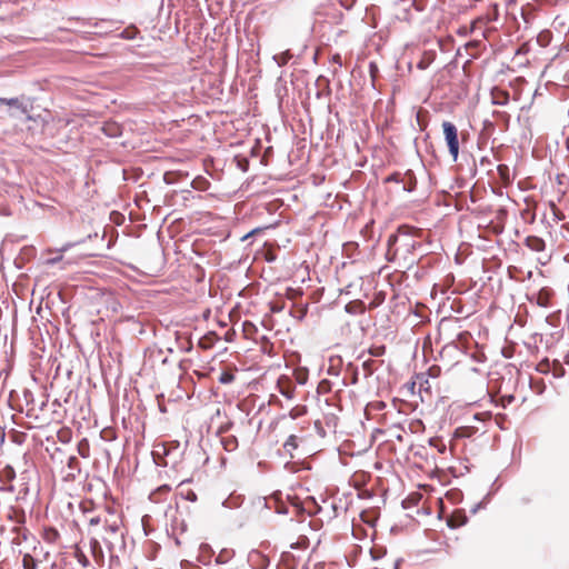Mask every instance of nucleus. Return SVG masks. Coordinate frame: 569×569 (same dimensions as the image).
<instances>
[{
    "instance_id": "nucleus-27",
    "label": "nucleus",
    "mask_w": 569,
    "mask_h": 569,
    "mask_svg": "<svg viewBox=\"0 0 569 569\" xmlns=\"http://www.w3.org/2000/svg\"><path fill=\"white\" fill-rule=\"evenodd\" d=\"M281 393H282V396H284V397H286V398H288V399H292V398H293V390H290V389H288V390H283V389H282V390H281Z\"/></svg>"
},
{
    "instance_id": "nucleus-10",
    "label": "nucleus",
    "mask_w": 569,
    "mask_h": 569,
    "mask_svg": "<svg viewBox=\"0 0 569 569\" xmlns=\"http://www.w3.org/2000/svg\"><path fill=\"white\" fill-rule=\"evenodd\" d=\"M283 448L288 452H291L292 450L297 449L298 448V437L295 435L289 436L288 439L286 440V442L283 443Z\"/></svg>"
},
{
    "instance_id": "nucleus-24",
    "label": "nucleus",
    "mask_w": 569,
    "mask_h": 569,
    "mask_svg": "<svg viewBox=\"0 0 569 569\" xmlns=\"http://www.w3.org/2000/svg\"><path fill=\"white\" fill-rule=\"evenodd\" d=\"M387 181L403 182V178L400 179L398 173L391 174L387 178Z\"/></svg>"
},
{
    "instance_id": "nucleus-13",
    "label": "nucleus",
    "mask_w": 569,
    "mask_h": 569,
    "mask_svg": "<svg viewBox=\"0 0 569 569\" xmlns=\"http://www.w3.org/2000/svg\"><path fill=\"white\" fill-rule=\"evenodd\" d=\"M22 565L24 569H36L37 568V561L34 558L30 555H24L22 559Z\"/></svg>"
},
{
    "instance_id": "nucleus-14",
    "label": "nucleus",
    "mask_w": 569,
    "mask_h": 569,
    "mask_svg": "<svg viewBox=\"0 0 569 569\" xmlns=\"http://www.w3.org/2000/svg\"><path fill=\"white\" fill-rule=\"evenodd\" d=\"M369 355L372 357H382L386 353L385 346H373L368 350Z\"/></svg>"
},
{
    "instance_id": "nucleus-1",
    "label": "nucleus",
    "mask_w": 569,
    "mask_h": 569,
    "mask_svg": "<svg viewBox=\"0 0 569 569\" xmlns=\"http://www.w3.org/2000/svg\"><path fill=\"white\" fill-rule=\"evenodd\" d=\"M108 516L109 517L104 520L102 526L103 533L100 535V538L104 541L108 548L111 549L113 546V538L118 535L121 521L119 517L109 509Z\"/></svg>"
},
{
    "instance_id": "nucleus-21",
    "label": "nucleus",
    "mask_w": 569,
    "mask_h": 569,
    "mask_svg": "<svg viewBox=\"0 0 569 569\" xmlns=\"http://www.w3.org/2000/svg\"><path fill=\"white\" fill-rule=\"evenodd\" d=\"M228 558H229L228 552H227V551H222V552H220V555L217 557V562H218V563H224V562H227Z\"/></svg>"
},
{
    "instance_id": "nucleus-5",
    "label": "nucleus",
    "mask_w": 569,
    "mask_h": 569,
    "mask_svg": "<svg viewBox=\"0 0 569 569\" xmlns=\"http://www.w3.org/2000/svg\"><path fill=\"white\" fill-rule=\"evenodd\" d=\"M526 246L532 250V251H536V252H540V251H543L545 250V241L539 238V237H536V236H529L527 237L526 239Z\"/></svg>"
},
{
    "instance_id": "nucleus-9",
    "label": "nucleus",
    "mask_w": 569,
    "mask_h": 569,
    "mask_svg": "<svg viewBox=\"0 0 569 569\" xmlns=\"http://www.w3.org/2000/svg\"><path fill=\"white\" fill-rule=\"evenodd\" d=\"M475 430L471 427H460L455 431L456 438H469L473 435Z\"/></svg>"
},
{
    "instance_id": "nucleus-15",
    "label": "nucleus",
    "mask_w": 569,
    "mask_h": 569,
    "mask_svg": "<svg viewBox=\"0 0 569 569\" xmlns=\"http://www.w3.org/2000/svg\"><path fill=\"white\" fill-rule=\"evenodd\" d=\"M138 30L136 28H129L121 32V38L132 40L136 38Z\"/></svg>"
},
{
    "instance_id": "nucleus-33",
    "label": "nucleus",
    "mask_w": 569,
    "mask_h": 569,
    "mask_svg": "<svg viewBox=\"0 0 569 569\" xmlns=\"http://www.w3.org/2000/svg\"><path fill=\"white\" fill-rule=\"evenodd\" d=\"M74 462H77V458L76 457H71L69 459V467L72 468V466H74Z\"/></svg>"
},
{
    "instance_id": "nucleus-28",
    "label": "nucleus",
    "mask_w": 569,
    "mask_h": 569,
    "mask_svg": "<svg viewBox=\"0 0 569 569\" xmlns=\"http://www.w3.org/2000/svg\"><path fill=\"white\" fill-rule=\"evenodd\" d=\"M61 259H62V256H59V257H56V258H51V259H48V260H47V263H48V264H56V263H57V262H59Z\"/></svg>"
},
{
    "instance_id": "nucleus-6",
    "label": "nucleus",
    "mask_w": 569,
    "mask_h": 569,
    "mask_svg": "<svg viewBox=\"0 0 569 569\" xmlns=\"http://www.w3.org/2000/svg\"><path fill=\"white\" fill-rule=\"evenodd\" d=\"M153 455H154V456H158V457H159L160 455H163V457H162V458H160L159 460H156V462H157L158 465H161V466L167 467V466H169V465L174 466V463H176V460L170 461V460L168 459V457H169V452H168V450H167V448H166L164 446H161L160 448H158L157 450H154V451H153Z\"/></svg>"
},
{
    "instance_id": "nucleus-11",
    "label": "nucleus",
    "mask_w": 569,
    "mask_h": 569,
    "mask_svg": "<svg viewBox=\"0 0 569 569\" xmlns=\"http://www.w3.org/2000/svg\"><path fill=\"white\" fill-rule=\"evenodd\" d=\"M406 178L409 179L408 181V184L403 181V190L405 191H408V192H411L415 188H416V179L413 177V174L408 171L406 174H405Z\"/></svg>"
},
{
    "instance_id": "nucleus-23",
    "label": "nucleus",
    "mask_w": 569,
    "mask_h": 569,
    "mask_svg": "<svg viewBox=\"0 0 569 569\" xmlns=\"http://www.w3.org/2000/svg\"><path fill=\"white\" fill-rule=\"evenodd\" d=\"M186 499L194 502L197 500L196 492H193L192 490H188V492L186 493Z\"/></svg>"
},
{
    "instance_id": "nucleus-18",
    "label": "nucleus",
    "mask_w": 569,
    "mask_h": 569,
    "mask_svg": "<svg viewBox=\"0 0 569 569\" xmlns=\"http://www.w3.org/2000/svg\"><path fill=\"white\" fill-rule=\"evenodd\" d=\"M498 172H499L500 177H501L503 180H508V179H509V168H508V166H506V164H499V166H498Z\"/></svg>"
},
{
    "instance_id": "nucleus-2",
    "label": "nucleus",
    "mask_w": 569,
    "mask_h": 569,
    "mask_svg": "<svg viewBox=\"0 0 569 569\" xmlns=\"http://www.w3.org/2000/svg\"><path fill=\"white\" fill-rule=\"evenodd\" d=\"M442 130L449 153L452 157L453 161H456L459 156L458 129L452 122L443 121Z\"/></svg>"
},
{
    "instance_id": "nucleus-30",
    "label": "nucleus",
    "mask_w": 569,
    "mask_h": 569,
    "mask_svg": "<svg viewBox=\"0 0 569 569\" xmlns=\"http://www.w3.org/2000/svg\"><path fill=\"white\" fill-rule=\"evenodd\" d=\"M328 373H329V375H333V376H338V370L335 368V366H332V365H331V366L328 368Z\"/></svg>"
},
{
    "instance_id": "nucleus-4",
    "label": "nucleus",
    "mask_w": 569,
    "mask_h": 569,
    "mask_svg": "<svg viewBox=\"0 0 569 569\" xmlns=\"http://www.w3.org/2000/svg\"><path fill=\"white\" fill-rule=\"evenodd\" d=\"M0 103L1 104H7V106H10V107H14L18 110H20L21 113H26V114L29 113L30 108H31L30 104L24 103L19 98H1L0 97Z\"/></svg>"
},
{
    "instance_id": "nucleus-35",
    "label": "nucleus",
    "mask_w": 569,
    "mask_h": 569,
    "mask_svg": "<svg viewBox=\"0 0 569 569\" xmlns=\"http://www.w3.org/2000/svg\"><path fill=\"white\" fill-rule=\"evenodd\" d=\"M277 512H278V513H287L288 511H287V509H286V508H278V509H277Z\"/></svg>"
},
{
    "instance_id": "nucleus-34",
    "label": "nucleus",
    "mask_w": 569,
    "mask_h": 569,
    "mask_svg": "<svg viewBox=\"0 0 569 569\" xmlns=\"http://www.w3.org/2000/svg\"><path fill=\"white\" fill-rule=\"evenodd\" d=\"M98 546H99V541H98V539L93 538V539L91 540V547L94 549V548H96V547H98Z\"/></svg>"
},
{
    "instance_id": "nucleus-20",
    "label": "nucleus",
    "mask_w": 569,
    "mask_h": 569,
    "mask_svg": "<svg viewBox=\"0 0 569 569\" xmlns=\"http://www.w3.org/2000/svg\"><path fill=\"white\" fill-rule=\"evenodd\" d=\"M232 380H233V375H231V373H223L219 379V381L221 383H230Z\"/></svg>"
},
{
    "instance_id": "nucleus-7",
    "label": "nucleus",
    "mask_w": 569,
    "mask_h": 569,
    "mask_svg": "<svg viewBox=\"0 0 569 569\" xmlns=\"http://www.w3.org/2000/svg\"><path fill=\"white\" fill-rule=\"evenodd\" d=\"M292 58V53L290 52V50H286L279 54H274L272 57L273 61L279 66V67H282V66H286L289 60Z\"/></svg>"
},
{
    "instance_id": "nucleus-31",
    "label": "nucleus",
    "mask_w": 569,
    "mask_h": 569,
    "mask_svg": "<svg viewBox=\"0 0 569 569\" xmlns=\"http://www.w3.org/2000/svg\"><path fill=\"white\" fill-rule=\"evenodd\" d=\"M508 101V94H503V101L495 100L493 103L496 104H505Z\"/></svg>"
},
{
    "instance_id": "nucleus-25",
    "label": "nucleus",
    "mask_w": 569,
    "mask_h": 569,
    "mask_svg": "<svg viewBox=\"0 0 569 569\" xmlns=\"http://www.w3.org/2000/svg\"><path fill=\"white\" fill-rule=\"evenodd\" d=\"M307 381V375L306 373H299L297 375V382L299 385H305Z\"/></svg>"
},
{
    "instance_id": "nucleus-37",
    "label": "nucleus",
    "mask_w": 569,
    "mask_h": 569,
    "mask_svg": "<svg viewBox=\"0 0 569 569\" xmlns=\"http://www.w3.org/2000/svg\"><path fill=\"white\" fill-rule=\"evenodd\" d=\"M70 247H71V244H66V246H63V247H62L61 251H66V250H68Z\"/></svg>"
},
{
    "instance_id": "nucleus-19",
    "label": "nucleus",
    "mask_w": 569,
    "mask_h": 569,
    "mask_svg": "<svg viewBox=\"0 0 569 569\" xmlns=\"http://www.w3.org/2000/svg\"><path fill=\"white\" fill-rule=\"evenodd\" d=\"M223 443L227 450H232L236 447L237 440L236 438L226 439Z\"/></svg>"
},
{
    "instance_id": "nucleus-22",
    "label": "nucleus",
    "mask_w": 569,
    "mask_h": 569,
    "mask_svg": "<svg viewBox=\"0 0 569 569\" xmlns=\"http://www.w3.org/2000/svg\"><path fill=\"white\" fill-rule=\"evenodd\" d=\"M332 62L336 63L339 68L342 67V59H341V56L339 53H336L332 56Z\"/></svg>"
},
{
    "instance_id": "nucleus-32",
    "label": "nucleus",
    "mask_w": 569,
    "mask_h": 569,
    "mask_svg": "<svg viewBox=\"0 0 569 569\" xmlns=\"http://www.w3.org/2000/svg\"><path fill=\"white\" fill-rule=\"evenodd\" d=\"M435 446L437 447L439 452H441V453L445 452L446 446L443 443H440L439 446L438 445H435Z\"/></svg>"
},
{
    "instance_id": "nucleus-12",
    "label": "nucleus",
    "mask_w": 569,
    "mask_h": 569,
    "mask_svg": "<svg viewBox=\"0 0 569 569\" xmlns=\"http://www.w3.org/2000/svg\"><path fill=\"white\" fill-rule=\"evenodd\" d=\"M362 369L365 371V377L366 378L370 377L373 373V371L376 370L375 361L371 359L363 361Z\"/></svg>"
},
{
    "instance_id": "nucleus-29",
    "label": "nucleus",
    "mask_w": 569,
    "mask_h": 569,
    "mask_svg": "<svg viewBox=\"0 0 569 569\" xmlns=\"http://www.w3.org/2000/svg\"><path fill=\"white\" fill-rule=\"evenodd\" d=\"M258 231H259V229H253V230H251L249 233H247L246 236H243V237L241 238V240H242V241L247 240L248 238H250L252 234H254V233H256V232H258Z\"/></svg>"
},
{
    "instance_id": "nucleus-38",
    "label": "nucleus",
    "mask_w": 569,
    "mask_h": 569,
    "mask_svg": "<svg viewBox=\"0 0 569 569\" xmlns=\"http://www.w3.org/2000/svg\"><path fill=\"white\" fill-rule=\"evenodd\" d=\"M278 495H280V492L273 493V498L278 499Z\"/></svg>"
},
{
    "instance_id": "nucleus-8",
    "label": "nucleus",
    "mask_w": 569,
    "mask_h": 569,
    "mask_svg": "<svg viewBox=\"0 0 569 569\" xmlns=\"http://www.w3.org/2000/svg\"><path fill=\"white\" fill-rule=\"evenodd\" d=\"M108 510H106L103 513H100V515H97V516H93L89 519V525L91 527H96V526H103L104 523V520H107L108 518Z\"/></svg>"
},
{
    "instance_id": "nucleus-26",
    "label": "nucleus",
    "mask_w": 569,
    "mask_h": 569,
    "mask_svg": "<svg viewBox=\"0 0 569 569\" xmlns=\"http://www.w3.org/2000/svg\"><path fill=\"white\" fill-rule=\"evenodd\" d=\"M417 66H418V68H419V69L425 70V69H427V68H428V66H429V61H427V60H423V59H422V60H420V61L418 62V64H417Z\"/></svg>"
},
{
    "instance_id": "nucleus-36",
    "label": "nucleus",
    "mask_w": 569,
    "mask_h": 569,
    "mask_svg": "<svg viewBox=\"0 0 569 569\" xmlns=\"http://www.w3.org/2000/svg\"><path fill=\"white\" fill-rule=\"evenodd\" d=\"M358 381V373L355 372V375L352 376V383H357Z\"/></svg>"
},
{
    "instance_id": "nucleus-3",
    "label": "nucleus",
    "mask_w": 569,
    "mask_h": 569,
    "mask_svg": "<svg viewBox=\"0 0 569 569\" xmlns=\"http://www.w3.org/2000/svg\"><path fill=\"white\" fill-rule=\"evenodd\" d=\"M402 242L403 246L406 247H409V246H412L413 247V243H411V234H410V228L407 227V226H401L399 227L398 229V232L397 233H392L389 236L388 238V252H391V250H393V253L396 254L397 251H398V248H395V246L398 243V242Z\"/></svg>"
},
{
    "instance_id": "nucleus-16",
    "label": "nucleus",
    "mask_w": 569,
    "mask_h": 569,
    "mask_svg": "<svg viewBox=\"0 0 569 569\" xmlns=\"http://www.w3.org/2000/svg\"><path fill=\"white\" fill-rule=\"evenodd\" d=\"M330 390H331V382L327 379L321 380L318 386V391L326 393V392H329Z\"/></svg>"
},
{
    "instance_id": "nucleus-17",
    "label": "nucleus",
    "mask_w": 569,
    "mask_h": 569,
    "mask_svg": "<svg viewBox=\"0 0 569 569\" xmlns=\"http://www.w3.org/2000/svg\"><path fill=\"white\" fill-rule=\"evenodd\" d=\"M78 451L81 457L87 458L89 456V445L84 440L83 442H80Z\"/></svg>"
}]
</instances>
